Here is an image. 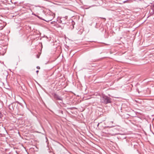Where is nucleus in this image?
<instances>
[{
    "instance_id": "f257e3e1",
    "label": "nucleus",
    "mask_w": 154,
    "mask_h": 154,
    "mask_svg": "<svg viewBox=\"0 0 154 154\" xmlns=\"http://www.w3.org/2000/svg\"><path fill=\"white\" fill-rule=\"evenodd\" d=\"M101 102L106 104L111 102V99L106 96H103L101 98Z\"/></svg>"
},
{
    "instance_id": "f03ea898",
    "label": "nucleus",
    "mask_w": 154,
    "mask_h": 154,
    "mask_svg": "<svg viewBox=\"0 0 154 154\" xmlns=\"http://www.w3.org/2000/svg\"><path fill=\"white\" fill-rule=\"evenodd\" d=\"M38 17L42 20H45L47 22H49L50 21H51L54 18V16L53 15L48 14L46 15V17L45 18V20L42 19L39 17Z\"/></svg>"
},
{
    "instance_id": "7ed1b4c3",
    "label": "nucleus",
    "mask_w": 154,
    "mask_h": 154,
    "mask_svg": "<svg viewBox=\"0 0 154 154\" xmlns=\"http://www.w3.org/2000/svg\"><path fill=\"white\" fill-rule=\"evenodd\" d=\"M67 16H65L64 17H62L60 18V23H62L63 24H65L66 23L65 22L63 21V20H64L66 19H67Z\"/></svg>"
},
{
    "instance_id": "20e7f679",
    "label": "nucleus",
    "mask_w": 154,
    "mask_h": 154,
    "mask_svg": "<svg viewBox=\"0 0 154 154\" xmlns=\"http://www.w3.org/2000/svg\"><path fill=\"white\" fill-rule=\"evenodd\" d=\"M55 98L57 100L62 101V98L61 97L58 96H57V95L56 96H55Z\"/></svg>"
},
{
    "instance_id": "39448f33",
    "label": "nucleus",
    "mask_w": 154,
    "mask_h": 154,
    "mask_svg": "<svg viewBox=\"0 0 154 154\" xmlns=\"http://www.w3.org/2000/svg\"><path fill=\"white\" fill-rule=\"evenodd\" d=\"M2 116V114L1 112H0V119L1 118Z\"/></svg>"
},
{
    "instance_id": "423d86ee",
    "label": "nucleus",
    "mask_w": 154,
    "mask_h": 154,
    "mask_svg": "<svg viewBox=\"0 0 154 154\" xmlns=\"http://www.w3.org/2000/svg\"><path fill=\"white\" fill-rule=\"evenodd\" d=\"M37 68L38 69H40V67H39V66H37Z\"/></svg>"
},
{
    "instance_id": "0eeeda50",
    "label": "nucleus",
    "mask_w": 154,
    "mask_h": 154,
    "mask_svg": "<svg viewBox=\"0 0 154 154\" xmlns=\"http://www.w3.org/2000/svg\"><path fill=\"white\" fill-rule=\"evenodd\" d=\"M39 71L38 70H37L36 72L37 74H38V72Z\"/></svg>"
},
{
    "instance_id": "6e6552de",
    "label": "nucleus",
    "mask_w": 154,
    "mask_h": 154,
    "mask_svg": "<svg viewBox=\"0 0 154 154\" xmlns=\"http://www.w3.org/2000/svg\"><path fill=\"white\" fill-rule=\"evenodd\" d=\"M99 125V123L98 124V125H97V126H98Z\"/></svg>"
}]
</instances>
